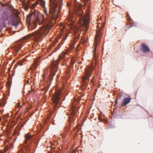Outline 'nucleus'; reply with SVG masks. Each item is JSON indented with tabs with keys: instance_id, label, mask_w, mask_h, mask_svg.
Returning <instances> with one entry per match:
<instances>
[{
	"instance_id": "nucleus-1",
	"label": "nucleus",
	"mask_w": 153,
	"mask_h": 153,
	"mask_svg": "<svg viewBox=\"0 0 153 153\" xmlns=\"http://www.w3.org/2000/svg\"><path fill=\"white\" fill-rule=\"evenodd\" d=\"M40 3L41 5L44 8V11L47 16L48 22L49 24H54L57 18V9L59 6L58 11H60V9L62 6L58 4L56 0H50V6L49 14L47 11L45 7V1L44 0H38Z\"/></svg>"
},
{
	"instance_id": "nucleus-2",
	"label": "nucleus",
	"mask_w": 153,
	"mask_h": 153,
	"mask_svg": "<svg viewBox=\"0 0 153 153\" xmlns=\"http://www.w3.org/2000/svg\"><path fill=\"white\" fill-rule=\"evenodd\" d=\"M52 25H47L42 26L39 30H36L33 33L27 36L24 37L23 41H25L29 39L31 37L35 42L40 41L44 36H46L52 28Z\"/></svg>"
},
{
	"instance_id": "nucleus-3",
	"label": "nucleus",
	"mask_w": 153,
	"mask_h": 153,
	"mask_svg": "<svg viewBox=\"0 0 153 153\" xmlns=\"http://www.w3.org/2000/svg\"><path fill=\"white\" fill-rule=\"evenodd\" d=\"M36 17V22L39 24H42L44 21V15L39 13L37 11L35 10L34 12L30 13L27 16L26 19L27 23L29 25L28 29L29 30H33L36 27L37 24L35 22H31V21L34 19Z\"/></svg>"
},
{
	"instance_id": "nucleus-4",
	"label": "nucleus",
	"mask_w": 153,
	"mask_h": 153,
	"mask_svg": "<svg viewBox=\"0 0 153 153\" xmlns=\"http://www.w3.org/2000/svg\"><path fill=\"white\" fill-rule=\"evenodd\" d=\"M67 51L63 52L59 56V58L56 61L53 62L51 64V72L49 78L50 80H52L53 79V76L55 73L58 70V64L59 63L60 60L65 57V55L67 54Z\"/></svg>"
},
{
	"instance_id": "nucleus-5",
	"label": "nucleus",
	"mask_w": 153,
	"mask_h": 153,
	"mask_svg": "<svg viewBox=\"0 0 153 153\" xmlns=\"http://www.w3.org/2000/svg\"><path fill=\"white\" fill-rule=\"evenodd\" d=\"M82 10L79 8L78 10H76V16H78L79 17H81L79 18L81 25H82L85 26V32L88 30V25L90 22V16L88 14H87L85 16H82L83 13Z\"/></svg>"
},
{
	"instance_id": "nucleus-6",
	"label": "nucleus",
	"mask_w": 153,
	"mask_h": 153,
	"mask_svg": "<svg viewBox=\"0 0 153 153\" xmlns=\"http://www.w3.org/2000/svg\"><path fill=\"white\" fill-rule=\"evenodd\" d=\"M77 102L76 101L72 103L71 107L72 109L70 113V115L68 117V121L70 122H71L75 120V117L78 114V111L79 106H76Z\"/></svg>"
},
{
	"instance_id": "nucleus-7",
	"label": "nucleus",
	"mask_w": 153,
	"mask_h": 153,
	"mask_svg": "<svg viewBox=\"0 0 153 153\" xmlns=\"http://www.w3.org/2000/svg\"><path fill=\"white\" fill-rule=\"evenodd\" d=\"M91 68L86 69L85 72V76H82V80L83 84L86 88L88 85V82H89V78L91 75Z\"/></svg>"
},
{
	"instance_id": "nucleus-8",
	"label": "nucleus",
	"mask_w": 153,
	"mask_h": 153,
	"mask_svg": "<svg viewBox=\"0 0 153 153\" xmlns=\"http://www.w3.org/2000/svg\"><path fill=\"white\" fill-rule=\"evenodd\" d=\"M99 30H97V33L95 38V45H94V49L93 51L94 57H96V55L95 54L96 51V47L98 45V42L101 39V36L102 35V33L100 32V28Z\"/></svg>"
},
{
	"instance_id": "nucleus-9",
	"label": "nucleus",
	"mask_w": 153,
	"mask_h": 153,
	"mask_svg": "<svg viewBox=\"0 0 153 153\" xmlns=\"http://www.w3.org/2000/svg\"><path fill=\"white\" fill-rule=\"evenodd\" d=\"M73 29L74 33L75 36V39L72 43L74 45L75 44V42H76V39H78L79 36L81 33V31L79 30L78 27L73 25V27H71Z\"/></svg>"
},
{
	"instance_id": "nucleus-10",
	"label": "nucleus",
	"mask_w": 153,
	"mask_h": 153,
	"mask_svg": "<svg viewBox=\"0 0 153 153\" xmlns=\"http://www.w3.org/2000/svg\"><path fill=\"white\" fill-rule=\"evenodd\" d=\"M33 134H25V140L24 141V143L25 144H27L28 141H29L30 143L33 140Z\"/></svg>"
},
{
	"instance_id": "nucleus-11",
	"label": "nucleus",
	"mask_w": 153,
	"mask_h": 153,
	"mask_svg": "<svg viewBox=\"0 0 153 153\" xmlns=\"http://www.w3.org/2000/svg\"><path fill=\"white\" fill-rule=\"evenodd\" d=\"M60 96V92L59 91L57 92L54 95H53L52 99L55 104V105H56L59 102Z\"/></svg>"
},
{
	"instance_id": "nucleus-12",
	"label": "nucleus",
	"mask_w": 153,
	"mask_h": 153,
	"mask_svg": "<svg viewBox=\"0 0 153 153\" xmlns=\"http://www.w3.org/2000/svg\"><path fill=\"white\" fill-rule=\"evenodd\" d=\"M150 49L148 46L144 43H142L141 45L140 51L144 53H146L149 51Z\"/></svg>"
},
{
	"instance_id": "nucleus-13",
	"label": "nucleus",
	"mask_w": 153,
	"mask_h": 153,
	"mask_svg": "<svg viewBox=\"0 0 153 153\" xmlns=\"http://www.w3.org/2000/svg\"><path fill=\"white\" fill-rule=\"evenodd\" d=\"M21 45L19 44L14 47H12V51L15 55H16L18 53L19 50L21 48Z\"/></svg>"
},
{
	"instance_id": "nucleus-14",
	"label": "nucleus",
	"mask_w": 153,
	"mask_h": 153,
	"mask_svg": "<svg viewBox=\"0 0 153 153\" xmlns=\"http://www.w3.org/2000/svg\"><path fill=\"white\" fill-rule=\"evenodd\" d=\"M131 98L130 97L126 98L124 99V100L122 102V105L125 106L129 103L131 101Z\"/></svg>"
},
{
	"instance_id": "nucleus-15",
	"label": "nucleus",
	"mask_w": 153,
	"mask_h": 153,
	"mask_svg": "<svg viewBox=\"0 0 153 153\" xmlns=\"http://www.w3.org/2000/svg\"><path fill=\"white\" fill-rule=\"evenodd\" d=\"M61 24V25H60L61 26H60V30L61 32V36L63 34V33H62V31L63 29L64 28V26H63L62 25V24ZM60 36H59L58 37V38H56L55 39V40H54V42L55 43H57L58 42V41H59L58 39L60 38Z\"/></svg>"
},
{
	"instance_id": "nucleus-16",
	"label": "nucleus",
	"mask_w": 153,
	"mask_h": 153,
	"mask_svg": "<svg viewBox=\"0 0 153 153\" xmlns=\"http://www.w3.org/2000/svg\"><path fill=\"white\" fill-rule=\"evenodd\" d=\"M19 22V19H14L13 20V21L12 23V25L13 26H16L18 25Z\"/></svg>"
},
{
	"instance_id": "nucleus-17",
	"label": "nucleus",
	"mask_w": 153,
	"mask_h": 153,
	"mask_svg": "<svg viewBox=\"0 0 153 153\" xmlns=\"http://www.w3.org/2000/svg\"><path fill=\"white\" fill-rule=\"evenodd\" d=\"M26 60L25 59H23L21 60L18 61V65L20 66H21L22 65L23 63Z\"/></svg>"
},
{
	"instance_id": "nucleus-18",
	"label": "nucleus",
	"mask_w": 153,
	"mask_h": 153,
	"mask_svg": "<svg viewBox=\"0 0 153 153\" xmlns=\"http://www.w3.org/2000/svg\"><path fill=\"white\" fill-rule=\"evenodd\" d=\"M39 62L40 61L39 60V59H38L37 60H36L33 64V66L35 68H37V63Z\"/></svg>"
},
{
	"instance_id": "nucleus-19",
	"label": "nucleus",
	"mask_w": 153,
	"mask_h": 153,
	"mask_svg": "<svg viewBox=\"0 0 153 153\" xmlns=\"http://www.w3.org/2000/svg\"><path fill=\"white\" fill-rule=\"evenodd\" d=\"M39 3L40 4V3L37 0L36 1L34 4H33L32 6V7L33 8H34V7L38 4Z\"/></svg>"
},
{
	"instance_id": "nucleus-20",
	"label": "nucleus",
	"mask_w": 153,
	"mask_h": 153,
	"mask_svg": "<svg viewBox=\"0 0 153 153\" xmlns=\"http://www.w3.org/2000/svg\"><path fill=\"white\" fill-rule=\"evenodd\" d=\"M2 18L4 21L7 20L8 19V18L7 15L6 14H3V15Z\"/></svg>"
},
{
	"instance_id": "nucleus-21",
	"label": "nucleus",
	"mask_w": 153,
	"mask_h": 153,
	"mask_svg": "<svg viewBox=\"0 0 153 153\" xmlns=\"http://www.w3.org/2000/svg\"><path fill=\"white\" fill-rule=\"evenodd\" d=\"M75 62V60L73 59H72L71 60V67L73 68V65L74 64Z\"/></svg>"
},
{
	"instance_id": "nucleus-22",
	"label": "nucleus",
	"mask_w": 153,
	"mask_h": 153,
	"mask_svg": "<svg viewBox=\"0 0 153 153\" xmlns=\"http://www.w3.org/2000/svg\"><path fill=\"white\" fill-rule=\"evenodd\" d=\"M68 33L66 34V36H64L63 37V39H62V41H65L66 39V38L68 36Z\"/></svg>"
},
{
	"instance_id": "nucleus-23",
	"label": "nucleus",
	"mask_w": 153,
	"mask_h": 153,
	"mask_svg": "<svg viewBox=\"0 0 153 153\" xmlns=\"http://www.w3.org/2000/svg\"><path fill=\"white\" fill-rule=\"evenodd\" d=\"M47 69H45L44 71V74L42 75V76L43 77V78H44L46 75V73H47Z\"/></svg>"
},
{
	"instance_id": "nucleus-24",
	"label": "nucleus",
	"mask_w": 153,
	"mask_h": 153,
	"mask_svg": "<svg viewBox=\"0 0 153 153\" xmlns=\"http://www.w3.org/2000/svg\"><path fill=\"white\" fill-rule=\"evenodd\" d=\"M11 82L10 81H9L7 82V87L8 88H10V86H11Z\"/></svg>"
},
{
	"instance_id": "nucleus-25",
	"label": "nucleus",
	"mask_w": 153,
	"mask_h": 153,
	"mask_svg": "<svg viewBox=\"0 0 153 153\" xmlns=\"http://www.w3.org/2000/svg\"><path fill=\"white\" fill-rule=\"evenodd\" d=\"M24 9H25V10H27L28 9V6L27 5L24 4Z\"/></svg>"
},
{
	"instance_id": "nucleus-26",
	"label": "nucleus",
	"mask_w": 153,
	"mask_h": 153,
	"mask_svg": "<svg viewBox=\"0 0 153 153\" xmlns=\"http://www.w3.org/2000/svg\"><path fill=\"white\" fill-rule=\"evenodd\" d=\"M0 105L1 106H4V102L2 101L0 103Z\"/></svg>"
},
{
	"instance_id": "nucleus-27",
	"label": "nucleus",
	"mask_w": 153,
	"mask_h": 153,
	"mask_svg": "<svg viewBox=\"0 0 153 153\" xmlns=\"http://www.w3.org/2000/svg\"><path fill=\"white\" fill-rule=\"evenodd\" d=\"M17 106L18 107H21L20 105V102H19L17 104Z\"/></svg>"
},
{
	"instance_id": "nucleus-28",
	"label": "nucleus",
	"mask_w": 153,
	"mask_h": 153,
	"mask_svg": "<svg viewBox=\"0 0 153 153\" xmlns=\"http://www.w3.org/2000/svg\"><path fill=\"white\" fill-rule=\"evenodd\" d=\"M68 21H69V22H71L72 21V19H71V17L70 18H68Z\"/></svg>"
},
{
	"instance_id": "nucleus-29",
	"label": "nucleus",
	"mask_w": 153,
	"mask_h": 153,
	"mask_svg": "<svg viewBox=\"0 0 153 153\" xmlns=\"http://www.w3.org/2000/svg\"><path fill=\"white\" fill-rule=\"evenodd\" d=\"M29 80H29L26 81V83H27V84H29Z\"/></svg>"
},
{
	"instance_id": "nucleus-30",
	"label": "nucleus",
	"mask_w": 153,
	"mask_h": 153,
	"mask_svg": "<svg viewBox=\"0 0 153 153\" xmlns=\"http://www.w3.org/2000/svg\"><path fill=\"white\" fill-rule=\"evenodd\" d=\"M63 43V42H61L60 44L62 45Z\"/></svg>"
},
{
	"instance_id": "nucleus-31",
	"label": "nucleus",
	"mask_w": 153,
	"mask_h": 153,
	"mask_svg": "<svg viewBox=\"0 0 153 153\" xmlns=\"http://www.w3.org/2000/svg\"><path fill=\"white\" fill-rule=\"evenodd\" d=\"M57 78H59V76L58 75L57 76Z\"/></svg>"
},
{
	"instance_id": "nucleus-32",
	"label": "nucleus",
	"mask_w": 153,
	"mask_h": 153,
	"mask_svg": "<svg viewBox=\"0 0 153 153\" xmlns=\"http://www.w3.org/2000/svg\"><path fill=\"white\" fill-rule=\"evenodd\" d=\"M17 153H22V152H21L20 151V152H18Z\"/></svg>"
},
{
	"instance_id": "nucleus-33",
	"label": "nucleus",
	"mask_w": 153,
	"mask_h": 153,
	"mask_svg": "<svg viewBox=\"0 0 153 153\" xmlns=\"http://www.w3.org/2000/svg\"><path fill=\"white\" fill-rule=\"evenodd\" d=\"M79 44H78V45H77V47H79Z\"/></svg>"
},
{
	"instance_id": "nucleus-34",
	"label": "nucleus",
	"mask_w": 153,
	"mask_h": 153,
	"mask_svg": "<svg viewBox=\"0 0 153 153\" xmlns=\"http://www.w3.org/2000/svg\"><path fill=\"white\" fill-rule=\"evenodd\" d=\"M103 27H104L103 26H102V28H103Z\"/></svg>"
},
{
	"instance_id": "nucleus-35",
	"label": "nucleus",
	"mask_w": 153,
	"mask_h": 153,
	"mask_svg": "<svg viewBox=\"0 0 153 153\" xmlns=\"http://www.w3.org/2000/svg\"><path fill=\"white\" fill-rule=\"evenodd\" d=\"M76 129V128H75V129H74V131H75Z\"/></svg>"
},
{
	"instance_id": "nucleus-36",
	"label": "nucleus",
	"mask_w": 153,
	"mask_h": 153,
	"mask_svg": "<svg viewBox=\"0 0 153 153\" xmlns=\"http://www.w3.org/2000/svg\"><path fill=\"white\" fill-rule=\"evenodd\" d=\"M80 63H81V62H79V64H80Z\"/></svg>"
},
{
	"instance_id": "nucleus-37",
	"label": "nucleus",
	"mask_w": 153,
	"mask_h": 153,
	"mask_svg": "<svg viewBox=\"0 0 153 153\" xmlns=\"http://www.w3.org/2000/svg\"><path fill=\"white\" fill-rule=\"evenodd\" d=\"M24 42V41H23V42H22H22Z\"/></svg>"
}]
</instances>
